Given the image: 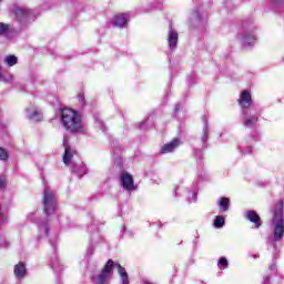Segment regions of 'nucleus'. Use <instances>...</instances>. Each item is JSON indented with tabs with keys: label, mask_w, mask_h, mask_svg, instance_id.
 <instances>
[{
	"label": "nucleus",
	"mask_w": 284,
	"mask_h": 284,
	"mask_svg": "<svg viewBox=\"0 0 284 284\" xmlns=\"http://www.w3.org/2000/svg\"><path fill=\"white\" fill-rule=\"evenodd\" d=\"M8 185V180H6V176H0V190H3Z\"/></svg>",
	"instance_id": "21"
},
{
	"label": "nucleus",
	"mask_w": 284,
	"mask_h": 284,
	"mask_svg": "<svg viewBox=\"0 0 284 284\" xmlns=\"http://www.w3.org/2000/svg\"><path fill=\"white\" fill-rule=\"evenodd\" d=\"M4 32H8V24L0 23V34H4Z\"/></svg>",
	"instance_id": "22"
},
{
	"label": "nucleus",
	"mask_w": 284,
	"mask_h": 284,
	"mask_svg": "<svg viewBox=\"0 0 284 284\" xmlns=\"http://www.w3.org/2000/svg\"><path fill=\"white\" fill-rule=\"evenodd\" d=\"M214 227H223L225 225V217L217 215L213 223Z\"/></svg>",
	"instance_id": "17"
},
{
	"label": "nucleus",
	"mask_w": 284,
	"mask_h": 284,
	"mask_svg": "<svg viewBox=\"0 0 284 284\" xmlns=\"http://www.w3.org/2000/svg\"><path fill=\"white\" fill-rule=\"evenodd\" d=\"M0 161H8V151L3 148H0Z\"/></svg>",
	"instance_id": "19"
},
{
	"label": "nucleus",
	"mask_w": 284,
	"mask_h": 284,
	"mask_svg": "<svg viewBox=\"0 0 284 284\" xmlns=\"http://www.w3.org/2000/svg\"><path fill=\"white\" fill-rule=\"evenodd\" d=\"M62 128L70 134H79L83 131V119L79 111L72 108H61L58 112Z\"/></svg>",
	"instance_id": "1"
},
{
	"label": "nucleus",
	"mask_w": 284,
	"mask_h": 284,
	"mask_svg": "<svg viewBox=\"0 0 284 284\" xmlns=\"http://www.w3.org/2000/svg\"><path fill=\"white\" fill-rule=\"evenodd\" d=\"M244 41H245L246 43H252V42L254 41V38H251L250 36H245V37H244Z\"/></svg>",
	"instance_id": "23"
},
{
	"label": "nucleus",
	"mask_w": 284,
	"mask_h": 284,
	"mask_svg": "<svg viewBox=\"0 0 284 284\" xmlns=\"http://www.w3.org/2000/svg\"><path fill=\"white\" fill-rule=\"evenodd\" d=\"M178 43H179V33L171 32L168 38V44L171 48V50H174Z\"/></svg>",
	"instance_id": "13"
},
{
	"label": "nucleus",
	"mask_w": 284,
	"mask_h": 284,
	"mask_svg": "<svg viewBox=\"0 0 284 284\" xmlns=\"http://www.w3.org/2000/svg\"><path fill=\"white\" fill-rule=\"evenodd\" d=\"M239 105L242 108V110H250L252 108V93L250 91L244 90L240 93V98L237 99Z\"/></svg>",
	"instance_id": "5"
},
{
	"label": "nucleus",
	"mask_w": 284,
	"mask_h": 284,
	"mask_svg": "<svg viewBox=\"0 0 284 284\" xmlns=\"http://www.w3.org/2000/svg\"><path fill=\"white\" fill-rule=\"evenodd\" d=\"M13 272H14L16 278H24V276L28 274V268H26V263L19 262L14 266Z\"/></svg>",
	"instance_id": "10"
},
{
	"label": "nucleus",
	"mask_w": 284,
	"mask_h": 284,
	"mask_svg": "<svg viewBox=\"0 0 284 284\" xmlns=\"http://www.w3.org/2000/svg\"><path fill=\"white\" fill-rule=\"evenodd\" d=\"M42 205L47 216H52L57 212V196H54L50 189L43 191Z\"/></svg>",
	"instance_id": "3"
},
{
	"label": "nucleus",
	"mask_w": 284,
	"mask_h": 284,
	"mask_svg": "<svg viewBox=\"0 0 284 284\" xmlns=\"http://www.w3.org/2000/svg\"><path fill=\"white\" fill-rule=\"evenodd\" d=\"M118 274L122 281V284H130V275H128V271L121 264H116Z\"/></svg>",
	"instance_id": "11"
},
{
	"label": "nucleus",
	"mask_w": 284,
	"mask_h": 284,
	"mask_svg": "<svg viewBox=\"0 0 284 284\" xmlns=\"http://www.w3.org/2000/svg\"><path fill=\"white\" fill-rule=\"evenodd\" d=\"M220 210L221 212H227V210H230V199L227 197L220 199Z\"/></svg>",
	"instance_id": "14"
},
{
	"label": "nucleus",
	"mask_w": 284,
	"mask_h": 284,
	"mask_svg": "<svg viewBox=\"0 0 284 284\" xmlns=\"http://www.w3.org/2000/svg\"><path fill=\"white\" fill-rule=\"evenodd\" d=\"M37 116H39V111L36 110L31 115H29V119H37Z\"/></svg>",
	"instance_id": "24"
},
{
	"label": "nucleus",
	"mask_w": 284,
	"mask_h": 284,
	"mask_svg": "<svg viewBox=\"0 0 284 284\" xmlns=\"http://www.w3.org/2000/svg\"><path fill=\"white\" fill-rule=\"evenodd\" d=\"M273 214L274 241H281V239L284 236L283 200L278 201V204L275 206Z\"/></svg>",
	"instance_id": "2"
},
{
	"label": "nucleus",
	"mask_w": 284,
	"mask_h": 284,
	"mask_svg": "<svg viewBox=\"0 0 284 284\" xmlns=\"http://www.w3.org/2000/svg\"><path fill=\"white\" fill-rule=\"evenodd\" d=\"M245 219H247V221H250L251 223H254L255 227H261V215H258V213H256V211H246L245 213Z\"/></svg>",
	"instance_id": "9"
},
{
	"label": "nucleus",
	"mask_w": 284,
	"mask_h": 284,
	"mask_svg": "<svg viewBox=\"0 0 284 284\" xmlns=\"http://www.w3.org/2000/svg\"><path fill=\"white\" fill-rule=\"evenodd\" d=\"M219 265H221L220 270H226L227 267V258L221 257L219 261Z\"/></svg>",
	"instance_id": "20"
},
{
	"label": "nucleus",
	"mask_w": 284,
	"mask_h": 284,
	"mask_svg": "<svg viewBox=\"0 0 284 284\" xmlns=\"http://www.w3.org/2000/svg\"><path fill=\"white\" fill-rule=\"evenodd\" d=\"M3 74L1 73V68H0V79H2Z\"/></svg>",
	"instance_id": "25"
},
{
	"label": "nucleus",
	"mask_w": 284,
	"mask_h": 284,
	"mask_svg": "<svg viewBox=\"0 0 284 284\" xmlns=\"http://www.w3.org/2000/svg\"><path fill=\"white\" fill-rule=\"evenodd\" d=\"M258 122V118L256 116H250L244 121V125L246 128H252V125H255Z\"/></svg>",
	"instance_id": "16"
},
{
	"label": "nucleus",
	"mask_w": 284,
	"mask_h": 284,
	"mask_svg": "<svg viewBox=\"0 0 284 284\" xmlns=\"http://www.w3.org/2000/svg\"><path fill=\"white\" fill-rule=\"evenodd\" d=\"M28 14H30V11L28 9H24V8H21V7H18L16 9V16L17 17H28Z\"/></svg>",
	"instance_id": "18"
},
{
	"label": "nucleus",
	"mask_w": 284,
	"mask_h": 284,
	"mask_svg": "<svg viewBox=\"0 0 284 284\" xmlns=\"http://www.w3.org/2000/svg\"><path fill=\"white\" fill-rule=\"evenodd\" d=\"M114 26L123 28L128 26V13H119L114 17Z\"/></svg>",
	"instance_id": "12"
},
{
	"label": "nucleus",
	"mask_w": 284,
	"mask_h": 284,
	"mask_svg": "<svg viewBox=\"0 0 284 284\" xmlns=\"http://www.w3.org/2000/svg\"><path fill=\"white\" fill-rule=\"evenodd\" d=\"M74 154H77V151L72 150L70 145L64 144V153L62 155V161L64 165H70V163H72V159H74Z\"/></svg>",
	"instance_id": "8"
},
{
	"label": "nucleus",
	"mask_w": 284,
	"mask_h": 284,
	"mask_svg": "<svg viewBox=\"0 0 284 284\" xmlns=\"http://www.w3.org/2000/svg\"><path fill=\"white\" fill-rule=\"evenodd\" d=\"M121 182L122 187L128 190V192H132V190H134V178L130 173L123 172L121 175Z\"/></svg>",
	"instance_id": "6"
},
{
	"label": "nucleus",
	"mask_w": 284,
	"mask_h": 284,
	"mask_svg": "<svg viewBox=\"0 0 284 284\" xmlns=\"http://www.w3.org/2000/svg\"><path fill=\"white\" fill-rule=\"evenodd\" d=\"M6 63L12 68V65H17L19 63V59L16 55H8L6 59Z\"/></svg>",
	"instance_id": "15"
},
{
	"label": "nucleus",
	"mask_w": 284,
	"mask_h": 284,
	"mask_svg": "<svg viewBox=\"0 0 284 284\" xmlns=\"http://www.w3.org/2000/svg\"><path fill=\"white\" fill-rule=\"evenodd\" d=\"M114 272V261L112 258L108 260L103 268L98 275V284H105L112 273Z\"/></svg>",
	"instance_id": "4"
},
{
	"label": "nucleus",
	"mask_w": 284,
	"mask_h": 284,
	"mask_svg": "<svg viewBox=\"0 0 284 284\" xmlns=\"http://www.w3.org/2000/svg\"><path fill=\"white\" fill-rule=\"evenodd\" d=\"M179 145H181V141L175 138L161 148L160 154H170V152H174Z\"/></svg>",
	"instance_id": "7"
}]
</instances>
